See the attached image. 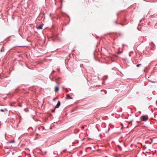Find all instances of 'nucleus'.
Here are the masks:
<instances>
[{
  "instance_id": "nucleus-16",
  "label": "nucleus",
  "mask_w": 157,
  "mask_h": 157,
  "mask_svg": "<svg viewBox=\"0 0 157 157\" xmlns=\"http://www.w3.org/2000/svg\"><path fill=\"white\" fill-rule=\"evenodd\" d=\"M137 29H138V30H140L139 29V27H137Z\"/></svg>"
},
{
  "instance_id": "nucleus-14",
  "label": "nucleus",
  "mask_w": 157,
  "mask_h": 157,
  "mask_svg": "<svg viewBox=\"0 0 157 157\" xmlns=\"http://www.w3.org/2000/svg\"><path fill=\"white\" fill-rule=\"evenodd\" d=\"M55 72V71H54V70H53V71H52V73H51V74H52V73L54 72Z\"/></svg>"
},
{
  "instance_id": "nucleus-10",
  "label": "nucleus",
  "mask_w": 157,
  "mask_h": 157,
  "mask_svg": "<svg viewBox=\"0 0 157 157\" xmlns=\"http://www.w3.org/2000/svg\"><path fill=\"white\" fill-rule=\"evenodd\" d=\"M58 98L57 97H56L54 98L53 99V101H55L56 100V99H57Z\"/></svg>"
},
{
  "instance_id": "nucleus-2",
  "label": "nucleus",
  "mask_w": 157,
  "mask_h": 157,
  "mask_svg": "<svg viewBox=\"0 0 157 157\" xmlns=\"http://www.w3.org/2000/svg\"><path fill=\"white\" fill-rule=\"evenodd\" d=\"M60 104H61V103H60V101H58V102L57 103V104L56 105V106L55 107V108H58L59 107V106H60Z\"/></svg>"
},
{
  "instance_id": "nucleus-7",
  "label": "nucleus",
  "mask_w": 157,
  "mask_h": 157,
  "mask_svg": "<svg viewBox=\"0 0 157 157\" xmlns=\"http://www.w3.org/2000/svg\"><path fill=\"white\" fill-rule=\"evenodd\" d=\"M141 64H138L136 65V67H139V66L141 65Z\"/></svg>"
},
{
  "instance_id": "nucleus-13",
  "label": "nucleus",
  "mask_w": 157,
  "mask_h": 157,
  "mask_svg": "<svg viewBox=\"0 0 157 157\" xmlns=\"http://www.w3.org/2000/svg\"><path fill=\"white\" fill-rule=\"evenodd\" d=\"M114 23H115L116 24H118V23L117 22V21H114Z\"/></svg>"
},
{
  "instance_id": "nucleus-1",
  "label": "nucleus",
  "mask_w": 157,
  "mask_h": 157,
  "mask_svg": "<svg viewBox=\"0 0 157 157\" xmlns=\"http://www.w3.org/2000/svg\"><path fill=\"white\" fill-rule=\"evenodd\" d=\"M148 119V117L147 115L143 116L141 117V120L144 121H146Z\"/></svg>"
},
{
  "instance_id": "nucleus-9",
  "label": "nucleus",
  "mask_w": 157,
  "mask_h": 157,
  "mask_svg": "<svg viewBox=\"0 0 157 157\" xmlns=\"http://www.w3.org/2000/svg\"><path fill=\"white\" fill-rule=\"evenodd\" d=\"M0 111H2V112H4V110L3 109H1L0 110Z\"/></svg>"
},
{
  "instance_id": "nucleus-12",
  "label": "nucleus",
  "mask_w": 157,
  "mask_h": 157,
  "mask_svg": "<svg viewBox=\"0 0 157 157\" xmlns=\"http://www.w3.org/2000/svg\"><path fill=\"white\" fill-rule=\"evenodd\" d=\"M122 52H120V51H119L117 53V54H120Z\"/></svg>"
},
{
  "instance_id": "nucleus-17",
  "label": "nucleus",
  "mask_w": 157,
  "mask_h": 157,
  "mask_svg": "<svg viewBox=\"0 0 157 157\" xmlns=\"http://www.w3.org/2000/svg\"><path fill=\"white\" fill-rule=\"evenodd\" d=\"M57 71H59V69H57Z\"/></svg>"
},
{
  "instance_id": "nucleus-6",
  "label": "nucleus",
  "mask_w": 157,
  "mask_h": 157,
  "mask_svg": "<svg viewBox=\"0 0 157 157\" xmlns=\"http://www.w3.org/2000/svg\"><path fill=\"white\" fill-rule=\"evenodd\" d=\"M59 87H57V86L55 87V92H56V91H59Z\"/></svg>"
},
{
  "instance_id": "nucleus-11",
  "label": "nucleus",
  "mask_w": 157,
  "mask_h": 157,
  "mask_svg": "<svg viewBox=\"0 0 157 157\" xmlns=\"http://www.w3.org/2000/svg\"><path fill=\"white\" fill-rule=\"evenodd\" d=\"M55 109H52V113H54L55 111Z\"/></svg>"
},
{
  "instance_id": "nucleus-5",
  "label": "nucleus",
  "mask_w": 157,
  "mask_h": 157,
  "mask_svg": "<svg viewBox=\"0 0 157 157\" xmlns=\"http://www.w3.org/2000/svg\"><path fill=\"white\" fill-rule=\"evenodd\" d=\"M51 80L52 81H55L56 82V83L58 84H59V83H58L57 82V80L56 78H52L51 79Z\"/></svg>"
},
{
  "instance_id": "nucleus-18",
  "label": "nucleus",
  "mask_w": 157,
  "mask_h": 157,
  "mask_svg": "<svg viewBox=\"0 0 157 157\" xmlns=\"http://www.w3.org/2000/svg\"><path fill=\"white\" fill-rule=\"evenodd\" d=\"M144 72H145V69L144 70Z\"/></svg>"
},
{
  "instance_id": "nucleus-19",
  "label": "nucleus",
  "mask_w": 157,
  "mask_h": 157,
  "mask_svg": "<svg viewBox=\"0 0 157 157\" xmlns=\"http://www.w3.org/2000/svg\"><path fill=\"white\" fill-rule=\"evenodd\" d=\"M110 129V128H109V129H108V130L109 131Z\"/></svg>"
},
{
  "instance_id": "nucleus-8",
  "label": "nucleus",
  "mask_w": 157,
  "mask_h": 157,
  "mask_svg": "<svg viewBox=\"0 0 157 157\" xmlns=\"http://www.w3.org/2000/svg\"><path fill=\"white\" fill-rule=\"evenodd\" d=\"M133 121V120H131V121H130L128 123V124H132V122Z\"/></svg>"
},
{
  "instance_id": "nucleus-4",
  "label": "nucleus",
  "mask_w": 157,
  "mask_h": 157,
  "mask_svg": "<svg viewBox=\"0 0 157 157\" xmlns=\"http://www.w3.org/2000/svg\"><path fill=\"white\" fill-rule=\"evenodd\" d=\"M66 99H72V98L70 97V95L69 94H67L66 95Z\"/></svg>"
},
{
  "instance_id": "nucleus-22",
  "label": "nucleus",
  "mask_w": 157,
  "mask_h": 157,
  "mask_svg": "<svg viewBox=\"0 0 157 157\" xmlns=\"http://www.w3.org/2000/svg\"><path fill=\"white\" fill-rule=\"evenodd\" d=\"M120 24V25H122V24Z\"/></svg>"
},
{
  "instance_id": "nucleus-15",
  "label": "nucleus",
  "mask_w": 157,
  "mask_h": 157,
  "mask_svg": "<svg viewBox=\"0 0 157 157\" xmlns=\"http://www.w3.org/2000/svg\"><path fill=\"white\" fill-rule=\"evenodd\" d=\"M12 143V142L11 141H10V142H7L8 143Z\"/></svg>"
},
{
  "instance_id": "nucleus-3",
  "label": "nucleus",
  "mask_w": 157,
  "mask_h": 157,
  "mask_svg": "<svg viewBox=\"0 0 157 157\" xmlns=\"http://www.w3.org/2000/svg\"><path fill=\"white\" fill-rule=\"evenodd\" d=\"M44 25V24H40L37 27V29H42V27Z\"/></svg>"
},
{
  "instance_id": "nucleus-21",
  "label": "nucleus",
  "mask_w": 157,
  "mask_h": 157,
  "mask_svg": "<svg viewBox=\"0 0 157 157\" xmlns=\"http://www.w3.org/2000/svg\"><path fill=\"white\" fill-rule=\"evenodd\" d=\"M153 45L154 46H155V44H153Z\"/></svg>"
},
{
  "instance_id": "nucleus-20",
  "label": "nucleus",
  "mask_w": 157,
  "mask_h": 157,
  "mask_svg": "<svg viewBox=\"0 0 157 157\" xmlns=\"http://www.w3.org/2000/svg\"><path fill=\"white\" fill-rule=\"evenodd\" d=\"M155 66H157V64L155 65Z\"/></svg>"
}]
</instances>
